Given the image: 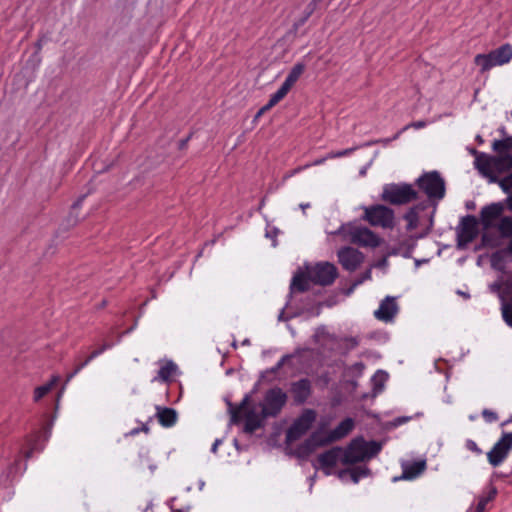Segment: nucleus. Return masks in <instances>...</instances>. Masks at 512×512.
I'll use <instances>...</instances> for the list:
<instances>
[{"label": "nucleus", "mask_w": 512, "mask_h": 512, "mask_svg": "<svg viewBox=\"0 0 512 512\" xmlns=\"http://www.w3.org/2000/svg\"><path fill=\"white\" fill-rule=\"evenodd\" d=\"M475 155V167L485 177L489 178L490 182H496L497 176L494 174L493 156H488L485 153H478L476 150L472 151Z\"/></svg>", "instance_id": "f3484780"}, {"label": "nucleus", "mask_w": 512, "mask_h": 512, "mask_svg": "<svg viewBox=\"0 0 512 512\" xmlns=\"http://www.w3.org/2000/svg\"><path fill=\"white\" fill-rule=\"evenodd\" d=\"M354 150H355V148H349V149H345V150H342V151H338L335 154H333L332 157L346 156V155L350 154L351 152H353Z\"/></svg>", "instance_id": "c03bdc74"}, {"label": "nucleus", "mask_w": 512, "mask_h": 512, "mask_svg": "<svg viewBox=\"0 0 512 512\" xmlns=\"http://www.w3.org/2000/svg\"><path fill=\"white\" fill-rule=\"evenodd\" d=\"M88 363L85 361L76 366V368L69 374H67L66 381H70L75 375H77Z\"/></svg>", "instance_id": "79ce46f5"}, {"label": "nucleus", "mask_w": 512, "mask_h": 512, "mask_svg": "<svg viewBox=\"0 0 512 512\" xmlns=\"http://www.w3.org/2000/svg\"><path fill=\"white\" fill-rule=\"evenodd\" d=\"M477 140H478L479 142H482V141H483V140H482V138H481L480 136H478V137H477Z\"/></svg>", "instance_id": "680f3d73"}, {"label": "nucleus", "mask_w": 512, "mask_h": 512, "mask_svg": "<svg viewBox=\"0 0 512 512\" xmlns=\"http://www.w3.org/2000/svg\"><path fill=\"white\" fill-rule=\"evenodd\" d=\"M156 411V417L158 419V422L163 427H172L173 425H175L178 418L175 409L157 406Z\"/></svg>", "instance_id": "412c9836"}, {"label": "nucleus", "mask_w": 512, "mask_h": 512, "mask_svg": "<svg viewBox=\"0 0 512 512\" xmlns=\"http://www.w3.org/2000/svg\"><path fill=\"white\" fill-rule=\"evenodd\" d=\"M371 275H372V273H371V269H368V270H367V271H365V272H364V273H363V274H362L358 279H356V280H355V282H354V284H353V287H352V288H354V287H356V286H358V285L362 284V283H363L364 281H366V280L371 279Z\"/></svg>", "instance_id": "ea45409f"}, {"label": "nucleus", "mask_w": 512, "mask_h": 512, "mask_svg": "<svg viewBox=\"0 0 512 512\" xmlns=\"http://www.w3.org/2000/svg\"><path fill=\"white\" fill-rule=\"evenodd\" d=\"M368 445L362 439L353 440L346 449H343L342 464L350 465L367 459Z\"/></svg>", "instance_id": "ddd939ff"}, {"label": "nucleus", "mask_w": 512, "mask_h": 512, "mask_svg": "<svg viewBox=\"0 0 512 512\" xmlns=\"http://www.w3.org/2000/svg\"><path fill=\"white\" fill-rule=\"evenodd\" d=\"M189 138L185 139V140H182L181 143H180V148H183L185 147L187 141H188Z\"/></svg>", "instance_id": "864d4df0"}, {"label": "nucleus", "mask_w": 512, "mask_h": 512, "mask_svg": "<svg viewBox=\"0 0 512 512\" xmlns=\"http://www.w3.org/2000/svg\"><path fill=\"white\" fill-rule=\"evenodd\" d=\"M309 7H310V12H312V11H313V9H314V7H315V2H314V1H313V2H311V3L309 4Z\"/></svg>", "instance_id": "6e6d98bb"}, {"label": "nucleus", "mask_w": 512, "mask_h": 512, "mask_svg": "<svg viewBox=\"0 0 512 512\" xmlns=\"http://www.w3.org/2000/svg\"><path fill=\"white\" fill-rule=\"evenodd\" d=\"M287 401L286 393L279 387L269 389L264 396L261 404L262 418L276 417L284 407Z\"/></svg>", "instance_id": "0eeeda50"}, {"label": "nucleus", "mask_w": 512, "mask_h": 512, "mask_svg": "<svg viewBox=\"0 0 512 512\" xmlns=\"http://www.w3.org/2000/svg\"><path fill=\"white\" fill-rule=\"evenodd\" d=\"M338 261L350 272L355 271L364 261V255L353 247H343L337 252Z\"/></svg>", "instance_id": "dca6fc26"}, {"label": "nucleus", "mask_w": 512, "mask_h": 512, "mask_svg": "<svg viewBox=\"0 0 512 512\" xmlns=\"http://www.w3.org/2000/svg\"><path fill=\"white\" fill-rule=\"evenodd\" d=\"M139 430H140V431H143V432H145V433H148L149 428H148V426H147V425H143Z\"/></svg>", "instance_id": "8fccbe9b"}, {"label": "nucleus", "mask_w": 512, "mask_h": 512, "mask_svg": "<svg viewBox=\"0 0 512 512\" xmlns=\"http://www.w3.org/2000/svg\"><path fill=\"white\" fill-rule=\"evenodd\" d=\"M510 423H512V416H511V418H510V419H508V420L504 421L501 425H502V426H506V425H508V424H510Z\"/></svg>", "instance_id": "603ef678"}, {"label": "nucleus", "mask_w": 512, "mask_h": 512, "mask_svg": "<svg viewBox=\"0 0 512 512\" xmlns=\"http://www.w3.org/2000/svg\"><path fill=\"white\" fill-rule=\"evenodd\" d=\"M497 493L498 490L495 486L489 485L486 487L478 498L475 512H484L487 509L488 504L496 498Z\"/></svg>", "instance_id": "5701e85b"}, {"label": "nucleus", "mask_w": 512, "mask_h": 512, "mask_svg": "<svg viewBox=\"0 0 512 512\" xmlns=\"http://www.w3.org/2000/svg\"><path fill=\"white\" fill-rule=\"evenodd\" d=\"M272 107H268V103L264 105L256 114V118L260 117L262 114L270 110Z\"/></svg>", "instance_id": "a18cd8bd"}, {"label": "nucleus", "mask_w": 512, "mask_h": 512, "mask_svg": "<svg viewBox=\"0 0 512 512\" xmlns=\"http://www.w3.org/2000/svg\"><path fill=\"white\" fill-rule=\"evenodd\" d=\"M506 274V278L501 281L494 282L490 285V290L494 293H498L502 300V315L506 324L512 327V295L507 293V283L512 279V272Z\"/></svg>", "instance_id": "1a4fd4ad"}, {"label": "nucleus", "mask_w": 512, "mask_h": 512, "mask_svg": "<svg viewBox=\"0 0 512 512\" xmlns=\"http://www.w3.org/2000/svg\"><path fill=\"white\" fill-rule=\"evenodd\" d=\"M363 219L371 226L383 229H393L395 226L393 209L381 204L365 207Z\"/></svg>", "instance_id": "7ed1b4c3"}, {"label": "nucleus", "mask_w": 512, "mask_h": 512, "mask_svg": "<svg viewBox=\"0 0 512 512\" xmlns=\"http://www.w3.org/2000/svg\"><path fill=\"white\" fill-rule=\"evenodd\" d=\"M311 279L309 278V272L307 275L303 272L296 273L290 283V293L294 292H305L310 288Z\"/></svg>", "instance_id": "4be33fe9"}, {"label": "nucleus", "mask_w": 512, "mask_h": 512, "mask_svg": "<svg viewBox=\"0 0 512 512\" xmlns=\"http://www.w3.org/2000/svg\"><path fill=\"white\" fill-rule=\"evenodd\" d=\"M507 204L510 210H512V195L507 198Z\"/></svg>", "instance_id": "09e8293b"}, {"label": "nucleus", "mask_w": 512, "mask_h": 512, "mask_svg": "<svg viewBox=\"0 0 512 512\" xmlns=\"http://www.w3.org/2000/svg\"><path fill=\"white\" fill-rule=\"evenodd\" d=\"M290 91V88H288L284 83H282L281 87L271 95L269 101H268V107H273L277 103H279Z\"/></svg>", "instance_id": "7c9ffc66"}, {"label": "nucleus", "mask_w": 512, "mask_h": 512, "mask_svg": "<svg viewBox=\"0 0 512 512\" xmlns=\"http://www.w3.org/2000/svg\"><path fill=\"white\" fill-rule=\"evenodd\" d=\"M343 233L351 243L362 247L375 248L380 244V238L367 227L349 225L343 227Z\"/></svg>", "instance_id": "423d86ee"}, {"label": "nucleus", "mask_w": 512, "mask_h": 512, "mask_svg": "<svg viewBox=\"0 0 512 512\" xmlns=\"http://www.w3.org/2000/svg\"><path fill=\"white\" fill-rule=\"evenodd\" d=\"M367 445H368L367 459L375 456L381 449V446L377 442H374V441L367 443Z\"/></svg>", "instance_id": "e433bc0d"}, {"label": "nucleus", "mask_w": 512, "mask_h": 512, "mask_svg": "<svg viewBox=\"0 0 512 512\" xmlns=\"http://www.w3.org/2000/svg\"><path fill=\"white\" fill-rule=\"evenodd\" d=\"M425 125H426V123L424 121H418V122L412 123V126L417 129L423 128Z\"/></svg>", "instance_id": "49530a36"}, {"label": "nucleus", "mask_w": 512, "mask_h": 512, "mask_svg": "<svg viewBox=\"0 0 512 512\" xmlns=\"http://www.w3.org/2000/svg\"><path fill=\"white\" fill-rule=\"evenodd\" d=\"M293 355L287 354L284 355L275 366H273L270 369H267L263 374L262 377L266 378L269 374H276L286 363L289 359H291Z\"/></svg>", "instance_id": "473e14b6"}, {"label": "nucleus", "mask_w": 512, "mask_h": 512, "mask_svg": "<svg viewBox=\"0 0 512 512\" xmlns=\"http://www.w3.org/2000/svg\"><path fill=\"white\" fill-rule=\"evenodd\" d=\"M305 70V65L303 63L295 64L290 72L288 73L285 81L283 82L288 88H292V86L298 81L300 76L303 74Z\"/></svg>", "instance_id": "cd10ccee"}, {"label": "nucleus", "mask_w": 512, "mask_h": 512, "mask_svg": "<svg viewBox=\"0 0 512 512\" xmlns=\"http://www.w3.org/2000/svg\"><path fill=\"white\" fill-rule=\"evenodd\" d=\"M92 359H90V355L87 357V359L85 360L86 363H89Z\"/></svg>", "instance_id": "bf43d9fd"}, {"label": "nucleus", "mask_w": 512, "mask_h": 512, "mask_svg": "<svg viewBox=\"0 0 512 512\" xmlns=\"http://www.w3.org/2000/svg\"><path fill=\"white\" fill-rule=\"evenodd\" d=\"M512 450V431L504 432L501 438L487 453V459L491 466L498 467L507 458Z\"/></svg>", "instance_id": "9d476101"}, {"label": "nucleus", "mask_w": 512, "mask_h": 512, "mask_svg": "<svg viewBox=\"0 0 512 512\" xmlns=\"http://www.w3.org/2000/svg\"><path fill=\"white\" fill-rule=\"evenodd\" d=\"M381 199L392 205H404L418 199V192L411 184L390 183L383 187Z\"/></svg>", "instance_id": "f03ea898"}, {"label": "nucleus", "mask_w": 512, "mask_h": 512, "mask_svg": "<svg viewBox=\"0 0 512 512\" xmlns=\"http://www.w3.org/2000/svg\"><path fill=\"white\" fill-rule=\"evenodd\" d=\"M248 402L249 396L246 395L237 408H231V422L237 423L239 421L240 411L248 404Z\"/></svg>", "instance_id": "72a5a7b5"}, {"label": "nucleus", "mask_w": 512, "mask_h": 512, "mask_svg": "<svg viewBox=\"0 0 512 512\" xmlns=\"http://www.w3.org/2000/svg\"><path fill=\"white\" fill-rule=\"evenodd\" d=\"M323 161H324L323 159L317 160V161L314 162V165L321 164V163H323Z\"/></svg>", "instance_id": "4d7b16f0"}, {"label": "nucleus", "mask_w": 512, "mask_h": 512, "mask_svg": "<svg viewBox=\"0 0 512 512\" xmlns=\"http://www.w3.org/2000/svg\"><path fill=\"white\" fill-rule=\"evenodd\" d=\"M262 415H258L254 410H250L245 415L244 431L252 434L262 426Z\"/></svg>", "instance_id": "b1692460"}, {"label": "nucleus", "mask_w": 512, "mask_h": 512, "mask_svg": "<svg viewBox=\"0 0 512 512\" xmlns=\"http://www.w3.org/2000/svg\"><path fill=\"white\" fill-rule=\"evenodd\" d=\"M397 313L396 298L387 296L381 301L379 308L374 312V316L380 321L389 322L393 320Z\"/></svg>", "instance_id": "a211bd4d"}, {"label": "nucleus", "mask_w": 512, "mask_h": 512, "mask_svg": "<svg viewBox=\"0 0 512 512\" xmlns=\"http://www.w3.org/2000/svg\"><path fill=\"white\" fill-rule=\"evenodd\" d=\"M403 473L401 479L411 480L418 477L426 469V461L418 460L402 464Z\"/></svg>", "instance_id": "aec40b11"}, {"label": "nucleus", "mask_w": 512, "mask_h": 512, "mask_svg": "<svg viewBox=\"0 0 512 512\" xmlns=\"http://www.w3.org/2000/svg\"><path fill=\"white\" fill-rule=\"evenodd\" d=\"M385 264H386V259H383V260L378 264V266L385 265Z\"/></svg>", "instance_id": "13d9d810"}, {"label": "nucleus", "mask_w": 512, "mask_h": 512, "mask_svg": "<svg viewBox=\"0 0 512 512\" xmlns=\"http://www.w3.org/2000/svg\"><path fill=\"white\" fill-rule=\"evenodd\" d=\"M342 455L341 447H333L318 455L314 467L322 469L326 475H329L339 461L342 463Z\"/></svg>", "instance_id": "2eb2a0df"}, {"label": "nucleus", "mask_w": 512, "mask_h": 512, "mask_svg": "<svg viewBox=\"0 0 512 512\" xmlns=\"http://www.w3.org/2000/svg\"><path fill=\"white\" fill-rule=\"evenodd\" d=\"M494 172H504L512 169V155L508 153H499L493 156Z\"/></svg>", "instance_id": "393cba45"}, {"label": "nucleus", "mask_w": 512, "mask_h": 512, "mask_svg": "<svg viewBox=\"0 0 512 512\" xmlns=\"http://www.w3.org/2000/svg\"><path fill=\"white\" fill-rule=\"evenodd\" d=\"M338 276L337 268L329 262L316 264L309 270V278L315 284L321 286L331 285Z\"/></svg>", "instance_id": "9b49d317"}, {"label": "nucleus", "mask_w": 512, "mask_h": 512, "mask_svg": "<svg viewBox=\"0 0 512 512\" xmlns=\"http://www.w3.org/2000/svg\"><path fill=\"white\" fill-rule=\"evenodd\" d=\"M139 432H140L139 428H135V429L131 430L129 434L130 435H136Z\"/></svg>", "instance_id": "3c124183"}, {"label": "nucleus", "mask_w": 512, "mask_h": 512, "mask_svg": "<svg viewBox=\"0 0 512 512\" xmlns=\"http://www.w3.org/2000/svg\"><path fill=\"white\" fill-rule=\"evenodd\" d=\"M316 420V412L306 409L289 427L286 432V442L293 443L300 439L311 428Z\"/></svg>", "instance_id": "6e6552de"}, {"label": "nucleus", "mask_w": 512, "mask_h": 512, "mask_svg": "<svg viewBox=\"0 0 512 512\" xmlns=\"http://www.w3.org/2000/svg\"><path fill=\"white\" fill-rule=\"evenodd\" d=\"M404 219L407 221V230L412 231L418 226V207H411L404 215Z\"/></svg>", "instance_id": "c85d7f7f"}, {"label": "nucleus", "mask_w": 512, "mask_h": 512, "mask_svg": "<svg viewBox=\"0 0 512 512\" xmlns=\"http://www.w3.org/2000/svg\"><path fill=\"white\" fill-rule=\"evenodd\" d=\"M466 448L470 450L471 452L481 455L482 450L478 447L477 443L471 439H468L465 444Z\"/></svg>", "instance_id": "58836bf2"}, {"label": "nucleus", "mask_w": 512, "mask_h": 512, "mask_svg": "<svg viewBox=\"0 0 512 512\" xmlns=\"http://www.w3.org/2000/svg\"><path fill=\"white\" fill-rule=\"evenodd\" d=\"M111 347V344L109 343H105L103 344L100 348L94 350L91 354H90V359H94L96 358L97 356H99L100 354H102L105 350L109 349Z\"/></svg>", "instance_id": "a19ab883"}, {"label": "nucleus", "mask_w": 512, "mask_h": 512, "mask_svg": "<svg viewBox=\"0 0 512 512\" xmlns=\"http://www.w3.org/2000/svg\"><path fill=\"white\" fill-rule=\"evenodd\" d=\"M58 380L59 377L54 376L48 384L37 387L34 391V400L39 401L41 398H43L58 382Z\"/></svg>", "instance_id": "c756f323"}, {"label": "nucleus", "mask_w": 512, "mask_h": 512, "mask_svg": "<svg viewBox=\"0 0 512 512\" xmlns=\"http://www.w3.org/2000/svg\"><path fill=\"white\" fill-rule=\"evenodd\" d=\"M310 205L309 203H306V204H301L300 207L302 210H305L306 208H308Z\"/></svg>", "instance_id": "5fc2aeb1"}, {"label": "nucleus", "mask_w": 512, "mask_h": 512, "mask_svg": "<svg viewBox=\"0 0 512 512\" xmlns=\"http://www.w3.org/2000/svg\"><path fill=\"white\" fill-rule=\"evenodd\" d=\"M345 342L347 343V347L350 349H353L358 346L359 341L355 337H349L345 339Z\"/></svg>", "instance_id": "37998d69"}, {"label": "nucleus", "mask_w": 512, "mask_h": 512, "mask_svg": "<svg viewBox=\"0 0 512 512\" xmlns=\"http://www.w3.org/2000/svg\"><path fill=\"white\" fill-rule=\"evenodd\" d=\"M499 232L501 238H512V217L502 216L494 227Z\"/></svg>", "instance_id": "bb28decb"}, {"label": "nucleus", "mask_w": 512, "mask_h": 512, "mask_svg": "<svg viewBox=\"0 0 512 512\" xmlns=\"http://www.w3.org/2000/svg\"><path fill=\"white\" fill-rule=\"evenodd\" d=\"M492 148L497 153H503L505 151L512 150V137H506L502 140H495Z\"/></svg>", "instance_id": "2f4dec72"}, {"label": "nucleus", "mask_w": 512, "mask_h": 512, "mask_svg": "<svg viewBox=\"0 0 512 512\" xmlns=\"http://www.w3.org/2000/svg\"><path fill=\"white\" fill-rule=\"evenodd\" d=\"M416 183L431 200H440L445 196V181L437 171L424 173Z\"/></svg>", "instance_id": "39448f33"}, {"label": "nucleus", "mask_w": 512, "mask_h": 512, "mask_svg": "<svg viewBox=\"0 0 512 512\" xmlns=\"http://www.w3.org/2000/svg\"><path fill=\"white\" fill-rule=\"evenodd\" d=\"M368 469L366 467H357L351 470V478L353 482L357 483L360 478L366 476L368 474Z\"/></svg>", "instance_id": "f704fd0d"}, {"label": "nucleus", "mask_w": 512, "mask_h": 512, "mask_svg": "<svg viewBox=\"0 0 512 512\" xmlns=\"http://www.w3.org/2000/svg\"><path fill=\"white\" fill-rule=\"evenodd\" d=\"M482 416H483V418H484L487 422H489V423H491V422H495V421H497V420H498V415H497V413H495L494 411H491V410H489V409H484V410L482 411Z\"/></svg>", "instance_id": "4c0bfd02"}, {"label": "nucleus", "mask_w": 512, "mask_h": 512, "mask_svg": "<svg viewBox=\"0 0 512 512\" xmlns=\"http://www.w3.org/2000/svg\"><path fill=\"white\" fill-rule=\"evenodd\" d=\"M496 182L500 185L504 192H509L512 189V173L502 179L497 178Z\"/></svg>", "instance_id": "c9c22d12"}, {"label": "nucleus", "mask_w": 512, "mask_h": 512, "mask_svg": "<svg viewBox=\"0 0 512 512\" xmlns=\"http://www.w3.org/2000/svg\"><path fill=\"white\" fill-rule=\"evenodd\" d=\"M176 370L177 365L173 361L167 360L160 366L158 375L154 380L168 382L172 379V376L175 374Z\"/></svg>", "instance_id": "a878e982"}, {"label": "nucleus", "mask_w": 512, "mask_h": 512, "mask_svg": "<svg viewBox=\"0 0 512 512\" xmlns=\"http://www.w3.org/2000/svg\"><path fill=\"white\" fill-rule=\"evenodd\" d=\"M512 60V45L506 43L492 50L488 54H478L475 57V63L480 66L481 71L485 72L495 66L507 64Z\"/></svg>", "instance_id": "20e7f679"}, {"label": "nucleus", "mask_w": 512, "mask_h": 512, "mask_svg": "<svg viewBox=\"0 0 512 512\" xmlns=\"http://www.w3.org/2000/svg\"><path fill=\"white\" fill-rule=\"evenodd\" d=\"M478 221L475 216L467 215L461 219L457 230V246L464 248L478 235Z\"/></svg>", "instance_id": "f8f14e48"}, {"label": "nucleus", "mask_w": 512, "mask_h": 512, "mask_svg": "<svg viewBox=\"0 0 512 512\" xmlns=\"http://www.w3.org/2000/svg\"><path fill=\"white\" fill-rule=\"evenodd\" d=\"M505 204L502 202L491 203L482 207L480 211V223L485 230L492 229L503 216Z\"/></svg>", "instance_id": "4468645a"}, {"label": "nucleus", "mask_w": 512, "mask_h": 512, "mask_svg": "<svg viewBox=\"0 0 512 512\" xmlns=\"http://www.w3.org/2000/svg\"><path fill=\"white\" fill-rule=\"evenodd\" d=\"M486 240H487V236H486V235H484V236H483V241H486Z\"/></svg>", "instance_id": "e2e57ef3"}, {"label": "nucleus", "mask_w": 512, "mask_h": 512, "mask_svg": "<svg viewBox=\"0 0 512 512\" xmlns=\"http://www.w3.org/2000/svg\"><path fill=\"white\" fill-rule=\"evenodd\" d=\"M301 169H302V168H297V169H295V170L293 171V174H294V173L299 172Z\"/></svg>", "instance_id": "052dcab7"}, {"label": "nucleus", "mask_w": 512, "mask_h": 512, "mask_svg": "<svg viewBox=\"0 0 512 512\" xmlns=\"http://www.w3.org/2000/svg\"><path fill=\"white\" fill-rule=\"evenodd\" d=\"M220 441L219 440H216L215 443L213 444L212 446V452H216L217 451V446L219 445Z\"/></svg>", "instance_id": "de8ad7c7"}, {"label": "nucleus", "mask_w": 512, "mask_h": 512, "mask_svg": "<svg viewBox=\"0 0 512 512\" xmlns=\"http://www.w3.org/2000/svg\"><path fill=\"white\" fill-rule=\"evenodd\" d=\"M354 428V421L352 418H346L341 421L328 435L322 437L318 433H313L301 445L300 450L303 454L312 453L317 447L325 446L335 441H338L347 436Z\"/></svg>", "instance_id": "f257e3e1"}, {"label": "nucleus", "mask_w": 512, "mask_h": 512, "mask_svg": "<svg viewBox=\"0 0 512 512\" xmlns=\"http://www.w3.org/2000/svg\"><path fill=\"white\" fill-rule=\"evenodd\" d=\"M293 399L297 404H303L310 397L312 392L311 382L307 378L300 379L291 384L290 389Z\"/></svg>", "instance_id": "6ab92c4d"}]
</instances>
